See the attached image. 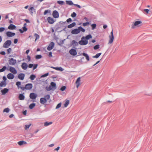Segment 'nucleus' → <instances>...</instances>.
<instances>
[{"label":"nucleus","instance_id":"nucleus-1","mask_svg":"<svg viewBox=\"0 0 152 152\" xmlns=\"http://www.w3.org/2000/svg\"><path fill=\"white\" fill-rule=\"evenodd\" d=\"M109 39L108 42V44L109 45H112L114 39V36L113 34V30L110 32V34L109 36Z\"/></svg>","mask_w":152,"mask_h":152},{"label":"nucleus","instance_id":"nucleus-2","mask_svg":"<svg viewBox=\"0 0 152 152\" xmlns=\"http://www.w3.org/2000/svg\"><path fill=\"white\" fill-rule=\"evenodd\" d=\"M88 40H87L86 39L85 37L83 36L81 38V40H80L78 43L81 45H85L88 44Z\"/></svg>","mask_w":152,"mask_h":152},{"label":"nucleus","instance_id":"nucleus-3","mask_svg":"<svg viewBox=\"0 0 152 152\" xmlns=\"http://www.w3.org/2000/svg\"><path fill=\"white\" fill-rule=\"evenodd\" d=\"M142 23V22L140 21H137L134 22L131 25V28L134 29L136 27H139L140 26V25Z\"/></svg>","mask_w":152,"mask_h":152},{"label":"nucleus","instance_id":"nucleus-4","mask_svg":"<svg viewBox=\"0 0 152 152\" xmlns=\"http://www.w3.org/2000/svg\"><path fill=\"white\" fill-rule=\"evenodd\" d=\"M7 65L8 66V67H9V69L7 68L8 70L10 71L13 74H15L17 73V71L15 68L11 66H9L8 63H7Z\"/></svg>","mask_w":152,"mask_h":152},{"label":"nucleus","instance_id":"nucleus-5","mask_svg":"<svg viewBox=\"0 0 152 152\" xmlns=\"http://www.w3.org/2000/svg\"><path fill=\"white\" fill-rule=\"evenodd\" d=\"M12 43L11 40H8L4 43L3 47L5 48H7L11 45Z\"/></svg>","mask_w":152,"mask_h":152},{"label":"nucleus","instance_id":"nucleus-6","mask_svg":"<svg viewBox=\"0 0 152 152\" xmlns=\"http://www.w3.org/2000/svg\"><path fill=\"white\" fill-rule=\"evenodd\" d=\"M76 49V48H73L71 49L69 51L70 54L73 56H76L77 53Z\"/></svg>","mask_w":152,"mask_h":152},{"label":"nucleus","instance_id":"nucleus-7","mask_svg":"<svg viewBox=\"0 0 152 152\" xmlns=\"http://www.w3.org/2000/svg\"><path fill=\"white\" fill-rule=\"evenodd\" d=\"M8 61L9 64L11 65H15L17 62L16 60L14 59L13 58L10 59Z\"/></svg>","mask_w":152,"mask_h":152},{"label":"nucleus","instance_id":"nucleus-8","mask_svg":"<svg viewBox=\"0 0 152 152\" xmlns=\"http://www.w3.org/2000/svg\"><path fill=\"white\" fill-rule=\"evenodd\" d=\"M54 43L53 42H51L50 43L49 45L48 46L47 48V50L49 51L53 49L54 47Z\"/></svg>","mask_w":152,"mask_h":152},{"label":"nucleus","instance_id":"nucleus-9","mask_svg":"<svg viewBox=\"0 0 152 152\" xmlns=\"http://www.w3.org/2000/svg\"><path fill=\"white\" fill-rule=\"evenodd\" d=\"M6 34L8 37H10L14 36L15 35V34L14 32L8 31L6 32Z\"/></svg>","mask_w":152,"mask_h":152},{"label":"nucleus","instance_id":"nucleus-10","mask_svg":"<svg viewBox=\"0 0 152 152\" xmlns=\"http://www.w3.org/2000/svg\"><path fill=\"white\" fill-rule=\"evenodd\" d=\"M52 15L54 18H58L59 16V13L56 10H54L52 13Z\"/></svg>","mask_w":152,"mask_h":152},{"label":"nucleus","instance_id":"nucleus-11","mask_svg":"<svg viewBox=\"0 0 152 152\" xmlns=\"http://www.w3.org/2000/svg\"><path fill=\"white\" fill-rule=\"evenodd\" d=\"M37 96V95L34 93H31L30 94L29 97L30 99H35Z\"/></svg>","mask_w":152,"mask_h":152},{"label":"nucleus","instance_id":"nucleus-12","mask_svg":"<svg viewBox=\"0 0 152 152\" xmlns=\"http://www.w3.org/2000/svg\"><path fill=\"white\" fill-rule=\"evenodd\" d=\"M78 43L75 40H73L70 43V46H73V48H76L75 46H77L78 45Z\"/></svg>","mask_w":152,"mask_h":152},{"label":"nucleus","instance_id":"nucleus-13","mask_svg":"<svg viewBox=\"0 0 152 152\" xmlns=\"http://www.w3.org/2000/svg\"><path fill=\"white\" fill-rule=\"evenodd\" d=\"M26 89L27 90H30L33 87V85L32 83H28L26 84L25 85Z\"/></svg>","mask_w":152,"mask_h":152},{"label":"nucleus","instance_id":"nucleus-14","mask_svg":"<svg viewBox=\"0 0 152 152\" xmlns=\"http://www.w3.org/2000/svg\"><path fill=\"white\" fill-rule=\"evenodd\" d=\"M25 77V74L23 73H20L19 74L18 76V78L21 80H23L24 79Z\"/></svg>","mask_w":152,"mask_h":152},{"label":"nucleus","instance_id":"nucleus-15","mask_svg":"<svg viewBox=\"0 0 152 152\" xmlns=\"http://www.w3.org/2000/svg\"><path fill=\"white\" fill-rule=\"evenodd\" d=\"M9 91L8 88H5L1 90V94L4 95L7 93Z\"/></svg>","mask_w":152,"mask_h":152},{"label":"nucleus","instance_id":"nucleus-16","mask_svg":"<svg viewBox=\"0 0 152 152\" xmlns=\"http://www.w3.org/2000/svg\"><path fill=\"white\" fill-rule=\"evenodd\" d=\"M47 20L48 23L50 24H53L55 22L54 19L50 17H49L48 18Z\"/></svg>","mask_w":152,"mask_h":152},{"label":"nucleus","instance_id":"nucleus-17","mask_svg":"<svg viewBox=\"0 0 152 152\" xmlns=\"http://www.w3.org/2000/svg\"><path fill=\"white\" fill-rule=\"evenodd\" d=\"M28 67V65L26 63L23 62L21 64V67L23 70H26Z\"/></svg>","mask_w":152,"mask_h":152},{"label":"nucleus","instance_id":"nucleus-18","mask_svg":"<svg viewBox=\"0 0 152 152\" xmlns=\"http://www.w3.org/2000/svg\"><path fill=\"white\" fill-rule=\"evenodd\" d=\"M28 30V28L26 27V26H23L22 29H20L19 31L21 33H23L24 32Z\"/></svg>","mask_w":152,"mask_h":152},{"label":"nucleus","instance_id":"nucleus-19","mask_svg":"<svg viewBox=\"0 0 152 152\" xmlns=\"http://www.w3.org/2000/svg\"><path fill=\"white\" fill-rule=\"evenodd\" d=\"M79 30L78 28H75L71 31V33L73 34H77L79 33Z\"/></svg>","mask_w":152,"mask_h":152},{"label":"nucleus","instance_id":"nucleus-20","mask_svg":"<svg viewBox=\"0 0 152 152\" xmlns=\"http://www.w3.org/2000/svg\"><path fill=\"white\" fill-rule=\"evenodd\" d=\"M24 93L19 94L18 96V98L20 100H23L25 98V96L24 95Z\"/></svg>","mask_w":152,"mask_h":152},{"label":"nucleus","instance_id":"nucleus-21","mask_svg":"<svg viewBox=\"0 0 152 152\" xmlns=\"http://www.w3.org/2000/svg\"><path fill=\"white\" fill-rule=\"evenodd\" d=\"M7 77L9 79L12 80L14 78V75L13 74L11 73H9L7 75Z\"/></svg>","mask_w":152,"mask_h":152},{"label":"nucleus","instance_id":"nucleus-22","mask_svg":"<svg viewBox=\"0 0 152 152\" xmlns=\"http://www.w3.org/2000/svg\"><path fill=\"white\" fill-rule=\"evenodd\" d=\"M16 28V26L12 24H10V25L8 26V28L10 30H14Z\"/></svg>","mask_w":152,"mask_h":152},{"label":"nucleus","instance_id":"nucleus-23","mask_svg":"<svg viewBox=\"0 0 152 152\" xmlns=\"http://www.w3.org/2000/svg\"><path fill=\"white\" fill-rule=\"evenodd\" d=\"M80 77H78L75 82V83L76 85V87L78 88L80 85Z\"/></svg>","mask_w":152,"mask_h":152},{"label":"nucleus","instance_id":"nucleus-24","mask_svg":"<svg viewBox=\"0 0 152 152\" xmlns=\"http://www.w3.org/2000/svg\"><path fill=\"white\" fill-rule=\"evenodd\" d=\"M50 86H51L53 90H55L56 88V84L54 82H51L50 84Z\"/></svg>","mask_w":152,"mask_h":152},{"label":"nucleus","instance_id":"nucleus-25","mask_svg":"<svg viewBox=\"0 0 152 152\" xmlns=\"http://www.w3.org/2000/svg\"><path fill=\"white\" fill-rule=\"evenodd\" d=\"M40 102L41 104H44L47 102V100H46V98L42 97L40 99Z\"/></svg>","mask_w":152,"mask_h":152},{"label":"nucleus","instance_id":"nucleus-26","mask_svg":"<svg viewBox=\"0 0 152 152\" xmlns=\"http://www.w3.org/2000/svg\"><path fill=\"white\" fill-rule=\"evenodd\" d=\"M82 55L86 57V59L87 61H89V57L88 54L85 53H82Z\"/></svg>","mask_w":152,"mask_h":152},{"label":"nucleus","instance_id":"nucleus-27","mask_svg":"<svg viewBox=\"0 0 152 152\" xmlns=\"http://www.w3.org/2000/svg\"><path fill=\"white\" fill-rule=\"evenodd\" d=\"M18 144L20 146H21L23 145L27 144V142L26 141L22 140L19 141L18 142Z\"/></svg>","mask_w":152,"mask_h":152},{"label":"nucleus","instance_id":"nucleus-28","mask_svg":"<svg viewBox=\"0 0 152 152\" xmlns=\"http://www.w3.org/2000/svg\"><path fill=\"white\" fill-rule=\"evenodd\" d=\"M66 4L69 5L70 6L74 5V4H73L72 1L71 0H66Z\"/></svg>","mask_w":152,"mask_h":152},{"label":"nucleus","instance_id":"nucleus-29","mask_svg":"<svg viewBox=\"0 0 152 152\" xmlns=\"http://www.w3.org/2000/svg\"><path fill=\"white\" fill-rule=\"evenodd\" d=\"M7 85L6 82L5 81H2L0 83V87H5Z\"/></svg>","mask_w":152,"mask_h":152},{"label":"nucleus","instance_id":"nucleus-30","mask_svg":"<svg viewBox=\"0 0 152 152\" xmlns=\"http://www.w3.org/2000/svg\"><path fill=\"white\" fill-rule=\"evenodd\" d=\"M61 25L59 23V22L58 23H57L55 26V27H56V30L57 31L61 27Z\"/></svg>","mask_w":152,"mask_h":152},{"label":"nucleus","instance_id":"nucleus-31","mask_svg":"<svg viewBox=\"0 0 152 152\" xmlns=\"http://www.w3.org/2000/svg\"><path fill=\"white\" fill-rule=\"evenodd\" d=\"M76 23L75 22H73L71 24H69L67 26V27L69 28H71L75 26L76 25Z\"/></svg>","mask_w":152,"mask_h":152},{"label":"nucleus","instance_id":"nucleus-32","mask_svg":"<svg viewBox=\"0 0 152 152\" xmlns=\"http://www.w3.org/2000/svg\"><path fill=\"white\" fill-rule=\"evenodd\" d=\"M36 104L35 103H32L29 106V108L30 109H33L35 106Z\"/></svg>","mask_w":152,"mask_h":152},{"label":"nucleus","instance_id":"nucleus-33","mask_svg":"<svg viewBox=\"0 0 152 152\" xmlns=\"http://www.w3.org/2000/svg\"><path fill=\"white\" fill-rule=\"evenodd\" d=\"M7 68L6 66H4L2 68L0 69V72H4L6 69H7Z\"/></svg>","mask_w":152,"mask_h":152},{"label":"nucleus","instance_id":"nucleus-34","mask_svg":"<svg viewBox=\"0 0 152 152\" xmlns=\"http://www.w3.org/2000/svg\"><path fill=\"white\" fill-rule=\"evenodd\" d=\"M78 29L79 30V33L81 31L83 32H84L85 31V30L81 26H80L78 27Z\"/></svg>","mask_w":152,"mask_h":152},{"label":"nucleus","instance_id":"nucleus-35","mask_svg":"<svg viewBox=\"0 0 152 152\" xmlns=\"http://www.w3.org/2000/svg\"><path fill=\"white\" fill-rule=\"evenodd\" d=\"M36 77V76L34 74H31L30 77L29 78L32 80H33Z\"/></svg>","mask_w":152,"mask_h":152},{"label":"nucleus","instance_id":"nucleus-36","mask_svg":"<svg viewBox=\"0 0 152 152\" xmlns=\"http://www.w3.org/2000/svg\"><path fill=\"white\" fill-rule=\"evenodd\" d=\"M69 101L68 100H66L65 103L64 104V106L65 107H66L69 105Z\"/></svg>","mask_w":152,"mask_h":152},{"label":"nucleus","instance_id":"nucleus-37","mask_svg":"<svg viewBox=\"0 0 152 152\" xmlns=\"http://www.w3.org/2000/svg\"><path fill=\"white\" fill-rule=\"evenodd\" d=\"M86 37V38L87 40H88L92 38V36L91 34H89L88 35H86V37Z\"/></svg>","mask_w":152,"mask_h":152},{"label":"nucleus","instance_id":"nucleus-38","mask_svg":"<svg viewBox=\"0 0 152 152\" xmlns=\"http://www.w3.org/2000/svg\"><path fill=\"white\" fill-rule=\"evenodd\" d=\"M55 70H57V71H62L64 70V69L61 67H56Z\"/></svg>","mask_w":152,"mask_h":152},{"label":"nucleus","instance_id":"nucleus-39","mask_svg":"<svg viewBox=\"0 0 152 152\" xmlns=\"http://www.w3.org/2000/svg\"><path fill=\"white\" fill-rule=\"evenodd\" d=\"M65 40V39H64V40H60V42H58V45H59L60 46H62V45L64 44V41Z\"/></svg>","mask_w":152,"mask_h":152},{"label":"nucleus","instance_id":"nucleus-40","mask_svg":"<svg viewBox=\"0 0 152 152\" xmlns=\"http://www.w3.org/2000/svg\"><path fill=\"white\" fill-rule=\"evenodd\" d=\"M21 85V82L20 81H18L16 83V85L17 86L18 89H19L21 87L20 86Z\"/></svg>","mask_w":152,"mask_h":152},{"label":"nucleus","instance_id":"nucleus-41","mask_svg":"<svg viewBox=\"0 0 152 152\" xmlns=\"http://www.w3.org/2000/svg\"><path fill=\"white\" fill-rule=\"evenodd\" d=\"M52 123V122H48L47 121H46L44 123V126H48L51 124Z\"/></svg>","mask_w":152,"mask_h":152},{"label":"nucleus","instance_id":"nucleus-42","mask_svg":"<svg viewBox=\"0 0 152 152\" xmlns=\"http://www.w3.org/2000/svg\"><path fill=\"white\" fill-rule=\"evenodd\" d=\"M34 36L36 37V39H35V41H36L37 39H39V35L37 33L34 34Z\"/></svg>","mask_w":152,"mask_h":152},{"label":"nucleus","instance_id":"nucleus-43","mask_svg":"<svg viewBox=\"0 0 152 152\" xmlns=\"http://www.w3.org/2000/svg\"><path fill=\"white\" fill-rule=\"evenodd\" d=\"M50 10H45L44 12V15H45L48 13H50Z\"/></svg>","mask_w":152,"mask_h":152},{"label":"nucleus","instance_id":"nucleus-44","mask_svg":"<svg viewBox=\"0 0 152 152\" xmlns=\"http://www.w3.org/2000/svg\"><path fill=\"white\" fill-rule=\"evenodd\" d=\"M46 89L47 91H50V90H53L52 88H51V86L50 85L49 87L46 86L45 88Z\"/></svg>","mask_w":152,"mask_h":152},{"label":"nucleus","instance_id":"nucleus-45","mask_svg":"<svg viewBox=\"0 0 152 152\" xmlns=\"http://www.w3.org/2000/svg\"><path fill=\"white\" fill-rule=\"evenodd\" d=\"M57 3L61 5H62L64 3V2L63 1H57Z\"/></svg>","mask_w":152,"mask_h":152},{"label":"nucleus","instance_id":"nucleus-46","mask_svg":"<svg viewBox=\"0 0 152 152\" xmlns=\"http://www.w3.org/2000/svg\"><path fill=\"white\" fill-rule=\"evenodd\" d=\"M10 110V109L9 108H5L3 110L4 112H6L7 113H8L9 112Z\"/></svg>","mask_w":152,"mask_h":152},{"label":"nucleus","instance_id":"nucleus-47","mask_svg":"<svg viewBox=\"0 0 152 152\" xmlns=\"http://www.w3.org/2000/svg\"><path fill=\"white\" fill-rule=\"evenodd\" d=\"M42 58V56L41 55H37L35 56L36 59H39Z\"/></svg>","mask_w":152,"mask_h":152},{"label":"nucleus","instance_id":"nucleus-48","mask_svg":"<svg viewBox=\"0 0 152 152\" xmlns=\"http://www.w3.org/2000/svg\"><path fill=\"white\" fill-rule=\"evenodd\" d=\"M66 88V87L65 86H62L60 88V90L63 91H64Z\"/></svg>","mask_w":152,"mask_h":152},{"label":"nucleus","instance_id":"nucleus-49","mask_svg":"<svg viewBox=\"0 0 152 152\" xmlns=\"http://www.w3.org/2000/svg\"><path fill=\"white\" fill-rule=\"evenodd\" d=\"M61 102H60L58 104L56 107V109H58L59 108H60L61 107Z\"/></svg>","mask_w":152,"mask_h":152},{"label":"nucleus","instance_id":"nucleus-50","mask_svg":"<svg viewBox=\"0 0 152 152\" xmlns=\"http://www.w3.org/2000/svg\"><path fill=\"white\" fill-rule=\"evenodd\" d=\"M31 124L25 125V127L24 128L26 130H27V129H29V128L30 126H31Z\"/></svg>","mask_w":152,"mask_h":152},{"label":"nucleus","instance_id":"nucleus-51","mask_svg":"<svg viewBox=\"0 0 152 152\" xmlns=\"http://www.w3.org/2000/svg\"><path fill=\"white\" fill-rule=\"evenodd\" d=\"M48 75H49V73L47 72V73H46L42 75L41 77H46L48 76Z\"/></svg>","mask_w":152,"mask_h":152},{"label":"nucleus","instance_id":"nucleus-52","mask_svg":"<svg viewBox=\"0 0 152 152\" xmlns=\"http://www.w3.org/2000/svg\"><path fill=\"white\" fill-rule=\"evenodd\" d=\"M12 49L11 48H9L7 50V53L8 54H9L12 51Z\"/></svg>","mask_w":152,"mask_h":152},{"label":"nucleus","instance_id":"nucleus-53","mask_svg":"<svg viewBox=\"0 0 152 152\" xmlns=\"http://www.w3.org/2000/svg\"><path fill=\"white\" fill-rule=\"evenodd\" d=\"M102 54V53H97L96 54V58H98Z\"/></svg>","mask_w":152,"mask_h":152},{"label":"nucleus","instance_id":"nucleus-54","mask_svg":"<svg viewBox=\"0 0 152 152\" xmlns=\"http://www.w3.org/2000/svg\"><path fill=\"white\" fill-rule=\"evenodd\" d=\"M77 15L76 13L75 12H73L71 15V16L72 18H74Z\"/></svg>","mask_w":152,"mask_h":152},{"label":"nucleus","instance_id":"nucleus-55","mask_svg":"<svg viewBox=\"0 0 152 152\" xmlns=\"http://www.w3.org/2000/svg\"><path fill=\"white\" fill-rule=\"evenodd\" d=\"M45 98H46V100L47 101V100H48L50 98V96L49 94H48L46 95L45 96Z\"/></svg>","mask_w":152,"mask_h":152},{"label":"nucleus","instance_id":"nucleus-56","mask_svg":"<svg viewBox=\"0 0 152 152\" xmlns=\"http://www.w3.org/2000/svg\"><path fill=\"white\" fill-rule=\"evenodd\" d=\"M38 66V65L37 64H34V66L33 67V70H34V69H36L37 68V67Z\"/></svg>","mask_w":152,"mask_h":152},{"label":"nucleus","instance_id":"nucleus-57","mask_svg":"<svg viewBox=\"0 0 152 152\" xmlns=\"http://www.w3.org/2000/svg\"><path fill=\"white\" fill-rule=\"evenodd\" d=\"M89 23L88 22H87L85 23H83V25L84 26H87L89 24Z\"/></svg>","mask_w":152,"mask_h":152},{"label":"nucleus","instance_id":"nucleus-58","mask_svg":"<svg viewBox=\"0 0 152 152\" xmlns=\"http://www.w3.org/2000/svg\"><path fill=\"white\" fill-rule=\"evenodd\" d=\"M5 28L4 27H0V32H1L4 31Z\"/></svg>","mask_w":152,"mask_h":152},{"label":"nucleus","instance_id":"nucleus-59","mask_svg":"<svg viewBox=\"0 0 152 152\" xmlns=\"http://www.w3.org/2000/svg\"><path fill=\"white\" fill-rule=\"evenodd\" d=\"M72 21V20L71 18H69L66 20V22L68 23H70Z\"/></svg>","mask_w":152,"mask_h":152},{"label":"nucleus","instance_id":"nucleus-60","mask_svg":"<svg viewBox=\"0 0 152 152\" xmlns=\"http://www.w3.org/2000/svg\"><path fill=\"white\" fill-rule=\"evenodd\" d=\"M34 64H28V67L29 68H32L34 66Z\"/></svg>","mask_w":152,"mask_h":152},{"label":"nucleus","instance_id":"nucleus-61","mask_svg":"<svg viewBox=\"0 0 152 152\" xmlns=\"http://www.w3.org/2000/svg\"><path fill=\"white\" fill-rule=\"evenodd\" d=\"M0 54L2 55H4L6 54V52L4 51H1L0 52Z\"/></svg>","mask_w":152,"mask_h":152},{"label":"nucleus","instance_id":"nucleus-62","mask_svg":"<svg viewBox=\"0 0 152 152\" xmlns=\"http://www.w3.org/2000/svg\"><path fill=\"white\" fill-rule=\"evenodd\" d=\"M18 39H15L14 40V43L15 44H17L18 42Z\"/></svg>","mask_w":152,"mask_h":152},{"label":"nucleus","instance_id":"nucleus-63","mask_svg":"<svg viewBox=\"0 0 152 152\" xmlns=\"http://www.w3.org/2000/svg\"><path fill=\"white\" fill-rule=\"evenodd\" d=\"M59 23H60L61 25H64L66 23V22H63L62 21H60Z\"/></svg>","mask_w":152,"mask_h":152},{"label":"nucleus","instance_id":"nucleus-64","mask_svg":"<svg viewBox=\"0 0 152 152\" xmlns=\"http://www.w3.org/2000/svg\"><path fill=\"white\" fill-rule=\"evenodd\" d=\"M2 78L3 80V81L6 82V81L7 80V78L6 77H5V76H3V77Z\"/></svg>","mask_w":152,"mask_h":152}]
</instances>
